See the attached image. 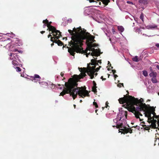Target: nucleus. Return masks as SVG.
<instances>
[{"mask_svg": "<svg viewBox=\"0 0 159 159\" xmlns=\"http://www.w3.org/2000/svg\"><path fill=\"white\" fill-rule=\"evenodd\" d=\"M118 101L120 103L124 104L122 106L127 109L128 111L134 113L135 117L139 119L140 121L143 120L140 118L139 116L143 115L140 111H146L150 107L149 105H146L143 103L144 100L142 98L138 99L129 95H124V97L120 98Z\"/></svg>", "mask_w": 159, "mask_h": 159, "instance_id": "f257e3e1", "label": "nucleus"}, {"mask_svg": "<svg viewBox=\"0 0 159 159\" xmlns=\"http://www.w3.org/2000/svg\"><path fill=\"white\" fill-rule=\"evenodd\" d=\"M94 39V36L91 35L89 33H85L84 31L74 35L72 37V40L69 42V46L71 47H67L68 52L70 55L73 56H74L75 52H81L83 40L86 39V43H93L95 41Z\"/></svg>", "mask_w": 159, "mask_h": 159, "instance_id": "f03ea898", "label": "nucleus"}, {"mask_svg": "<svg viewBox=\"0 0 159 159\" xmlns=\"http://www.w3.org/2000/svg\"><path fill=\"white\" fill-rule=\"evenodd\" d=\"M79 80V78L76 80L73 78L69 79L68 82L65 83V87L64 88L63 90L60 93L59 96H63L66 94L69 93L70 96L73 98V99L77 98L78 95L83 98L86 96H89V93L86 90L85 87H78V82Z\"/></svg>", "mask_w": 159, "mask_h": 159, "instance_id": "7ed1b4c3", "label": "nucleus"}, {"mask_svg": "<svg viewBox=\"0 0 159 159\" xmlns=\"http://www.w3.org/2000/svg\"><path fill=\"white\" fill-rule=\"evenodd\" d=\"M89 66L88 69L85 68H80V71L81 72V73L79 75H75L73 76V78H73L75 80H77L78 78H80V80L83 78V77L86 76L85 73H87L88 75L90 77V79H93L94 77V74L95 72V66H93L92 67L90 66Z\"/></svg>", "mask_w": 159, "mask_h": 159, "instance_id": "20e7f679", "label": "nucleus"}, {"mask_svg": "<svg viewBox=\"0 0 159 159\" xmlns=\"http://www.w3.org/2000/svg\"><path fill=\"white\" fill-rule=\"evenodd\" d=\"M92 51V52H91V55H92V56H95L96 57H98L100 55V50L99 49H95L94 48H86V49L85 51H84L83 50V49H82L81 50V52L83 51V53H87V52L88 51Z\"/></svg>", "mask_w": 159, "mask_h": 159, "instance_id": "39448f33", "label": "nucleus"}, {"mask_svg": "<svg viewBox=\"0 0 159 159\" xmlns=\"http://www.w3.org/2000/svg\"><path fill=\"white\" fill-rule=\"evenodd\" d=\"M82 31L85 32V33H89L88 32H86V30L84 29H83V30H81L80 31V32H76V29L75 28H73V30H68V32H69L70 35H71V40H72V37L74 36L75 35L79 33H80Z\"/></svg>", "mask_w": 159, "mask_h": 159, "instance_id": "423d86ee", "label": "nucleus"}, {"mask_svg": "<svg viewBox=\"0 0 159 159\" xmlns=\"http://www.w3.org/2000/svg\"><path fill=\"white\" fill-rule=\"evenodd\" d=\"M128 112L126 111H122L121 113H119L118 115V117L119 118L120 121H122L125 120V119L127 118V113Z\"/></svg>", "mask_w": 159, "mask_h": 159, "instance_id": "0eeeda50", "label": "nucleus"}, {"mask_svg": "<svg viewBox=\"0 0 159 159\" xmlns=\"http://www.w3.org/2000/svg\"><path fill=\"white\" fill-rule=\"evenodd\" d=\"M51 24L52 22L51 21L48 22V23H46V26L48 27L47 30H49V31H52L53 33L55 32V31H57L55 27L52 26L51 25Z\"/></svg>", "mask_w": 159, "mask_h": 159, "instance_id": "6e6552de", "label": "nucleus"}, {"mask_svg": "<svg viewBox=\"0 0 159 159\" xmlns=\"http://www.w3.org/2000/svg\"><path fill=\"white\" fill-rule=\"evenodd\" d=\"M96 59L97 58H95V59L91 60V62L89 63V64H88V66L91 65L96 66V65H98V62L97 61V60Z\"/></svg>", "mask_w": 159, "mask_h": 159, "instance_id": "1a4fd4ad", "label": "nucleus"}, {"mask_svg": "<svg viewBox=\"0 0 159 159\" xmlns=\"http://www.w3.org/2000/svg\"><path fill=\"white\" fill-rule=\"evenodd\" d=\"M122 130H123L124 132L125 133L127 134L128 133H129L130 134H131L132 133V129H131L130 128H125V129H122Z\"/></svg>", "mask_w": 159, "mask_h": 159, "instance_id": "9d476101", "label": "nucleus"}, {"mask_svg": "<svg viewBox=\"0 0 159 159\" xmlns=\"http://www.w3.org/2000/svg\"><path fill=\"white\" fill-rule=\"evenodd\" d=\"M86 44H87V47H88V48H93V47H95L98 46V45L96 44H93L91 42H90L89 43H86Z\"/></svg>", "mask_w": 159, "mask_h": 159, "instance_id": "9b49d317", "label": "nucleus"}, {"mask_svg": "<svg viewBox=\"0 0 159 159\" xmlns=\"http://www.w3.org/2000/svg\"><path fill=\"white\" fill-rule=\"evenodd\" d=\"M56 31H55L54 32H52V31H52V32L51 33H49V34H52V35L53 36L61 35V32L60 31L57 30H56Z\"/></svg>", "mask_w": 159, "mask_h": 159, "instance_id": "f8f14e48", "label": "nucleus"}, {"mask_svg": "<svg viewBox=\"0 0 159 159\" xmlns=\"http://www.w3.org/2000/svg\"><path fill=\"white\" fill-rule=\"evenodd\" d=\"M53 43H57L59 46H61L63 44V43L60 40H55V41H54V42H53Z\"/></svg>", "mask_w": 159, "mask_h": 159, "instance_id": "ddd939ff", "label": "nucleus"}, {"mask_svg": "<svg viewBox=\"0 0 159 159\" xmlns=\"http://www.w3.org/2000/svg\"><path fill=\"white\" fill-rule=\"evenodd\" d=\"M143 111L144 112V114H145V116L147 117H148V116H149V113H151V112L150 111L148 110V108L147 109V110H146V111H144L143 110H141V111Z\"/></svg>", "mask_w": 159, "mask_h": 159, "instance_id": "4468645a", "label": "nucleus"}, {"mask_svg": "<svg viewBox=\"0 0 159 159\" xmlns=\"http://www.w3.org/2000/svg\"><path fill=\"white\" fill-rule=\"evenodd\" d=\"M135 1H138L139 4L142 5L143 4L146 5L147 4V1L145 0H135Z\"/></svg>", "mask_w": 159, "mask_h": 159, "instance_id": "2eb2a0df", "label": "nucleus"}, {"mask_svg": "<svg viewBox=\"0 0 159 159\" xmlns=\"http://www.w3.org/2000/svg\"><path fill=\"white\" fill-rule=\"evenodd\" d=\"M149 75L150 77H152V78H156V76H157V73L156 72H152L149 73Z\"/></svg>", "mask_w": 159, "mask_h": 159, "instance_id": "dca6fc26", "label": "nucleus"}, {"mask_svg": "<svg viewBox=\"0 0 159 159\" xmlns=\"http://www.w3.org/2000/svg\"><path fill=\"white\" fill-rule=\"evenodd\" d=\"M100 1L102 2L103 4L105 5H107L110 2V0H100Z\"/></svg>", "mask_w": 159, "mask_h": 159, "instance_id": "f3484780", "label": "nucleus"}, {"mask_svg": "<svg viewBox=\"0 0 159 159\" xmlns=\"http://www.w3.org/2000/svg\"><path fill=\"white\" fill-rule=\"evenodd\" d=\"M118 30H119L121 32H123L124 30V29L122 26H118Z\"/></svg>", "mask_w": 159, "mask_h": 159, "instance_id": "a211bd4d", "label": "nucleus"}, {"mask_svg": "<svg viewBox=\"0 0 159 159\" xmlns=\"http://www.w3.org/2000/svg\"><path fill=\"white\" fill-rule=\"evenodd\" d=\"M151 125L154 129H157L158 130H159V128L156 127V123H151Z\"/></svg>", "mask_w": 159, "mask_h": 159, "instance_id": "6ab92c4d", "label": "nucleus"}, {"mask_svg": "<svg viewBox=\"0 0 159 159\" xmlns=\"http://www.w3.org/2000/svg\"><path fill=\"white\" fill-rule=\"evenodd\" d=\"M144 128V129L148 130L150 129V127L149 126H146V125H141Z\"/></svg>", "mask_w": 159, "mask_h": 159, "instance_id": "aec40b11", "label": "nucleus"}, {"mask_svg": "<svg viewBox=\"0 0 159 159\" xmlns=\"http://www.w3.org/2000/svg\"><path fill=\"white\" fill-rule=\"evenodd\" d=\"M14 60L12 61V64L15 66H17L19 64L18 62L15 59H13Z\"/></svg>", "mask_w": 159, "mask_h": 159, "instance_id": "412c9836", "label": "nucleus"}, {"mask_svg": "<svg viewBox=\"0 0 159 159\" xmlns=\"http://www.w3.org/2000/svg\"><path fill=\"white\" fill-rule=\"evenodd\" d=\"M12 55H15L16 56V57L15 56H14V57H13L12 58H11V60H14V59L16 60L18 59V57L16 56V54H14L13 53H11L10 55V56L11 57Z\"/></svg>", "mask_w": 159, "mask_h": 159, "instance_id": "4be33fe9", "label": "nucleus"}, {"mask_svg": "<svg viewBox=\"0 0 159 159\" xmlns=\"http://www.w3.org/2000/svg\"><path fill=\"white\" fill-rule=\"evenodd\" d=\"M152 82L153 83H156L158 82V81H157V80L156 79V78H152L151 79Z\"/></svg>", "mask_w": 159, "mask_h": 159, "instance_id": "5701e85b", "label": "nucleus"}, {"mask_svg": "<svg viewBox=\"0 0 159 159\" xmlns=\"http://www.w3.org/2000/svg\"><path fill=\"white\" fill-rule=\"evenodd\" d=\"M132 60H133V61H135V62L139 61L138 57V56H135V57L133 58H132Z\"/></svg>", "mask_w": 159, "mask_h": 159, "instance_id": "b1692460", "label": "nucleus"}, {"mask_svg": "<svg viewBox=\"0 0 159 159\" xmlns=\"http://www.w3.org/2000/svg\"><path fill=\"white\" fill-rule=\"evenodd\" d=\"M151 113H149V116H148V120H154V116H151Z\"/></svg>", "mask_w": 159, "mask_h": 159, "instance_id": "393cba45", "label": "nucleus"}, {"mask_svg": "<svg viewBox=\"0 0 159 159\" xmlns=\"http://www.w3.org/2000/svg\"><path fill=\"white\" fill-rule=\"evenodd\" d=\"M96 88H97V87L93 86V87H92V90H93V92H94V93H97Z\"/></svg>", "mask_w": 159, "mask_h": 159, "instance_id": "a878e982", "label": "nucleus"}, {"mask_svg": "<svg viewBox=\"0 0 159 159\" xmlns=\"http://www.w3.org/2000/svg\"><path fill=\"white\" fill-rule=\"evenodd\" d=\"M40 79V77L39 75H38L35 74L34 75V79L35 80L36 79Z\"/></svg>", "mask_w": 159, "mask_h": 159, "instance_id": "bb28decb", "label": "nucleus"}, {"mask_svg": "<svg viewBox=\"0 0 159 159\" xmlns=\"http://www.w3.org/2000/svg\"><path fill=\"white\" fill-rule=\"evenodd\" d=\"M143 75L145 77H147L148 76V73L147 71L146 70H143Z\"/></svg>", "mask_w": 159, "mask_h": 159, "instance_id": "cd10ccee", "label": "nucleus"}, {"mask_svg": "<svg viewBox=\"0 0 159 159\" xmlns=\"http://www.w3.org/2000/svg\"><path fill=\"white\" fill-rule=\"evenodd\" d=\"M123 124L122 123H120V125L117 124L116 127L117 128H123Z\"/></svg>", "mask_w": 159, "mask_h": 159, "instance_id": "c85d7f7f", "label": "nucleus"}, {"mask_svg": "<svg viewBox=\"0 0 159 159\" xmlns=\"http://www.w3.org/2000/svg\"><path fill=\"white\" fill-rule=\"evenodd\" d=\"M149 27L151 29H155L157 28V26L156 25H150Z\"/></svg>", "mask_w": 159, "mask_h": 159, "instance_id": "c756f323", "label": "nucleus"}, {"mask_svg": "<svg viewBox=\"0 0 159 159\" xmlns=\"http://www.w3.org/2000/svg\"><path fill=\"white\" fill-rule=\"evenodd\" d=\"M136 128V129L139 130L140 129V127L139 126H137L136 125V126H132V127H131V128Z\"/></svg>", "mask_w": 159, "mask_h": 159, "instance_id": "7c9ffc66", "label": "nucleus"}, {"mask_svg": "<svg viewBox=\"0 0 159 159\" xmlns=\"http://www.w3.org/2000/svg\"><path fill=\"white\" fill-rule=\"evenodd\" d=\"M143 18H144V16L143 15V14L142 13L141 14L139 18L142 20L143 22H144Z\"/></svg>", "mask_w": 159, "mask_h": 159, "instance_id": "2f4dec72", "label": "nucleus"}, {"mask_svg": "<svg viewBox=\"0 0 159 159\" xmlns=\"http://www.w3.org/2000/svg\"><path fill=\"white\" fill-rule=\"evenodd\" d=\"M61 35H56L55 36H53L55 37H54V38H55V40H57V39L58 40V39H59L60 37L61 36Z\"/></svg>", "mask_w": 159, "mask_h": 159, "instance_id": "473e14b6", "label": "nucleus"}, {"mask_svg": "<svg viewBox=\"0 0 159 159\" xmlns=\"http://www.w3.org/2000/svg\"><path fill=\"white\" fill-rule=\"evenodd\" d=\"M151 111V114H152L153 115V116L156 115V114L155 112V111H155V110L154 109H153L152 110H151V111Z\"/></svg>", "mask_w": 159, "mask_h": 159, "instance_id": "72a5a7b5", "label": "nucleus"}, {"mask_svg": "<svg viewBox=\"0 0 159 159\" xmlns=\"http://www.w3.org/2000/svg\"><path fill=\"white\" fill-rule=\"evenodd\" d=\"M11 51H12L13 52H20V51L17 50L16 49H12L11 50Z\"/></svg>", "mask_w": 159, "mask_h": 159, "instance_id": "f704fd0d", "label": "nucleus"}, {"mask_svg": "<svg viewBox=\"0 0 159 159\" xmlns=\"http://www.w3.org/2000/svg\"><path fill=\"white\" fill-rule=\"evenodd\" d=\"M93 105L95 106V107L96 108L98 107V105H97V103L96 102H93Z\"/></svg>", "mask_w": 159, "mask_h": 159, "instance_id": "c9c22d12", "label": "nucleus"}, {"mask_svg": "<svg viewBox=\"0 0 159 159\" xmlns=\"http://www.w3.org/2000/svg\"><path fill=\"white\" fill-rule=\"evenodd\" d=\"M16 71L17 72H20L21 71L20 68L19 67H16Z\"/></svg>", "mask_w": 159, "mask_h": 159, "instance_id": "e433bc0d", "label": "nucleus"}, {"mask_svg": "<svg viewBox=\"0 0 159 159\" xmlns=\"http://www.w3.org/2000/svg\"><path fill=\"white\" fill-rule=\"evenodd\" d=\"M150 120L151 123H156L157 122V120Z\"/></svg>", "mask_w": 159, "mask_h": 159, "instance_id": "4c0bfd02", "label": "nucleus"}, {"mask_svg": "<svg viewBox=\"0 0 159 159\" xmlns=\"http://www.w3.org/2000/svg\"><path fill=\"white\" fill-rule=\"evenodd\" d=\"M43 23L46 24L47 23L49 22L48 20L47 19H46L45 20H43Z\"/></svg>", "mask_w": 159, "mask_h": 159, "instance_id": "58836bf2", "label": "nucleus"}, {"mask_svg": "<svg viewBox=\"0 0 159 159\" xmlns=\"http://www.w3.org/2000/svg\"><path fill=\"white\" fill-rule=\"evenodd\" d=\"M121 86H124L123 84V83H119L118 84L117 86L118 87H121Z\"/></svg>", "mask_w": 159, "mask_h": 159, "instance_id": "ea45409f", "label": "nucleus"}, {"mask_svg": "<svg viewBox=\"0 0 159 159\" xmlns=\"http://www.w3.org/2000/svg\"><path fill=\"white\" fill-rule=\"evenodd\" d=\"M55 40L54 39V37H51V38L50 41H51V42H52L53 43V42H54V41Z\"/></svg>", "mask_w": 159, "mask_h": 159, "instance_id": "a19ab883", "label": "nucleus"}, {"mask_svg": "<svg viewBox=\"0 0 159 159\" xmlns=\"http://www.w3.org/2000/svg\"><path fill=\"white\" fill-rule=\"evenodd\" d=\"M77 29L78 30V32H80V31H81V30H81V27L80 26L79 28H77Z\"/></svg>", "mask_w": 159, "mask_h": 159, "instance_id": "79ce46f5", "label": "nucleus"}, {"mask_svg": "<svg viewBox=\"0 0 159 159\" xmlns=\"http://www.w3.org/2000/svg\"><path fill=\"white\" fill-rule=\"evenodd\" d=\"M155 118L158 119V120H159V116L156 115L155 116H153Z\"/></svg>", "mask_w": 159, "mask_h": 159, "instance_id": "37998d69", "label": "nucleus"}, {"mask_svg": "<svg viewBox=\"0 0 159 159\" xmlns=\"http://www.w3.org/2000/svg\"><path fill=\"white\" fill-rule=\"evenodd\" d=\"M101 67V66H99V67H97L96 69H95V70H96V72H98L99 70V69Z\"/></svg>", "mask_w": 159, "mask_h": 159, "instance_id": "c03bdc74", "label": "nucleus"}, {"mask_svg": "<svg viewBox=\"0 0 159 159\" xmlns=\"http://www.w3.org/2000/svg\"><path fill=\"white\" fill-rule=\"evenodd\" d=\"M93 87H97L96 83H95L94 81H93Z\"/></svg>", "mask_w": 159, "mask_h": 159, "instance_id": "a18cd8bd", "label": "nucleus"}, {"mask_svg": "<svg viewBox=\"0 0 159 159\" xmlns=\"http://www.w3.org/2000/svg\"><path fill=\"white\" fill-rule=\"evenodd\" d=\"M108 103L107 102H106V107L107 108V107H109L108 106Z\"/></svg>", "mask_w": 159, "mask_h": 159, "instance_id": "49530a36", "label": "nucleus"}, {"mask_svg": "<svg viewBox=\"0 0 159 159\" xmlns=\"http://www.w3.org/2000/svg\"><path fill=\"white\" fill-rule=\"evenodd\" d=\"M127 3L129 4H131L132 5L133 4V3H132V2L130 1H127Z\"/></svg>", "mask_w": 159, "mask_h": 159, "instance_id": "de8ad7c7", "label": "nucleus"}, {"mask_svg": "<svg viewBox=\"0 0 159 159\" xmlns=\"http://www.w3.org/2000/svg\"><path fill=\"white\" fill-rule=\"evenodd\" d=\"M111 71H112V73H113V74H115L116 73V70H111Z\"/></svg>", "mask_w": 159, "mask_h": 159, "instance_id": "09e8293b", "label": "nucleus"}, {"mask_svg": "<svg viewBox=\"0 0 159 159\" xmlns=\"http://www.w3.org/2000/svg\"><path fill=\"white\" fill-rule=\"evenodd\" d=\"M86 53V57H88V56H89V55H91V53L89 52L88 53Z\"/></svg>", "mask_w": 159, "mask_h": 159, "instance_id": "8fccbe9b", "label": "nucleus"}, {"mask_svg": "<svg viewBox=\"0 0 159 159\" xmlns=\"http://www.w3.org/2000/svg\"><path fill=\"white\" fill-rule=\"evenodd\" d=\"M101 79H102V81L105 80H106V78H103V77L102 76L101 77Z\"/></svg>", "mask_w": 159, "mask_h": 159, "instance_id": "3c124183", "label": "nucleus"}, {"mask_svg": "<svg viewBox=\"0 0 159 159\" xmlns=\"http://www.w3.org/2000/svg\"><path fill=\"white\" fill-rule=\"evenodd\" d=\"M89 1L90 2H95V1L94 0H87Z\"/></svg>", "mask_w": 159, "mask_h": 159, "instance_id": "603ef678", "label": "nucleus"}, {"mask_svg": "<svg viewBox=\"0 0 159 159\" xmlns=\"http://www.w3.org/2000/svg\"><path fill=\"white\" fill-rule=\"evenodd\" d=\"M118 119H116L113 120V121L114 122H117L118 121Z\"/></svg>", "mask_w": 159, "mask_h": 159, "instance_id": "864d4df0", "label": "nucleus"}, {"mask_svg": "<svg viewBox=\"0 0 159 159\" xmlns=\"http://www.w3.org/2000/svg\"><path fill=\"white\" fill-rule=\"evenodd\" d=\"M108 66H111V64L110 62L109 61H108Z\"/></svg>", "mask_w": 159, "mask_h": 159, "instance_id": "5fc2aeb1", "label": "nucleus"}, {"mask_svg": "<svg viewBox=\"0 0 159 159\" xmlns=\"http://www.w3.org/2000/svg\"><path fill=\"white\" fill-rule=\"evenodd\" d=\"M51 34H50L48 35V38H49L50 37H52V35Z\"/></svg>", "mask_w": 159, "mask_h": 159, "instance_id": "6e6d98bb", "label": "nucleus"}, {"mask_svg": "<svg viewBox=\"0 0 159 159\" xmlns=\"http://www.w3.org/2000/svg\"><path fill=\"white\" fill-rule=\"evenodd\" d=\"M156 46L158 48H159V43H157L156 44Z\"/></svg>", "mask_w": 159, "mask_h": 159, "instance_id": "4d7b16f0", "label": "nucleus"}, {"mask_svg": "<svg viewBox=\"0 0 159 159\" xmlns=\"http://www.w3.org/2000/svg\"><path fill=\"white\" fill-rule=\"evenodd\" d=\"M45 33V31H42L40 32V33H41V34H43L44 33Z\"/></svg>", "mask_w": 159, "mask_h": 159, "instance_id": "13d9d810", "label": "nucleus"}, {"mask_svg": "<svg viewBox=\"0 0 159 159\" xmlns=\"http://www.w3.org/2000/svg\"><path fill=\"white\" fill-rule=\"evenodd\" d=\"M114 76L115 78H116V77H118V75L114 74Z\"/></svg>", "mask_w": 159, "mask_h": 159, "instance_id": "bf43d9fd", "label": "nucleus"}, {"mask_svg": "<svg viewBox=\"0 0 159 159\" xmlns=\"http://www.w3.org/2000/svg\"><path fill=\"white\" fill-rule=\"evenodd\" d=\"M60 75L61 76L63 77V76L64 75V73H63L62 72H61V73Z\"/></svg>", "mask_w": 159, "mask_h": 159, "instance_id": "052dcab7", "label": "nucleus"}, {"mask_svg": "<svg viewBox=\"0 0 159 159\" xmlns=\"http://www.w3.org/2000/svg\"><path fill=\"white\" fill-rule=\"evenodd\" d=\"M97 62H98V63H100V64H101V60H98V61H97Z\"/></svg>", "mask_w": 159, "mask_h": 159, "instance_id": "680f3d73", "label": "nucleus"}, {"mask_svg": "<svg viewBox=\"0 0 159 159\" xmlns=\"http://www.w3.org/2000/svg\"><path fill=\"white\" fill-rule=\"evenodd\" d=\"M157 68L159 70V65H157Z\"/></svg>", "mask_w": 159, "mask_h": 159, "instance_id": "e2e57ef3", "label": "nucleus"}, {"mask_svg": "<svg viewBox=\"0 0 159 159\" xmlns=\"http://www.w3.org/2000/svg\"><path fill=\"white\" fill-rule=\"evenodd\" d=\"M157 124L158 125V126H159V119L158 120Z\"/></svg>", "mask_w": 159, "mask_h": 159, "instance_id": "0e129e2a", "label": "nucleus"}, {"mask_svg": "<svg viewBox=\"0 0 159 159\" xmlns=\"http://www.w3.org/2000/svg\"><path fill=\"white\" fill-rule=\"evenodd\" d=\"M46 26V24H44V25H43V27L44 28H45V27Z\"/></svg>", "mask_w": 159, "mask_h": 159, "instance_id": "69168bd1", "label": "nucleus"}, {"mask_svg": "<svg viewBox=\"0 0 159 159\" xmlns=\"http://www.w3.org/2000/svg\"><path fill=\"white\" fill-rule=\"evenodd\" d=\"M54 43L53 42L51 44V46L52 47L54 45Z\"/></svg>", "mask_w": 159, "mask_h": 159, "instance_id": "338daca9", "label": "nucleus"}, {"mask_svg": "<svg viewBox=\"0 0 159 159\" xmlns=\"http://www.w3.org/2000/svg\"><path fill=\"white\" fill-rule=\"evenodd\" d=\"M107 70H110V69L109 68H108V69H107Z\"/></svg>", "mask_w": 159, "mask_h": 159, "instance_id": "774afa93", "label": "nucleus"}]
</instances>
